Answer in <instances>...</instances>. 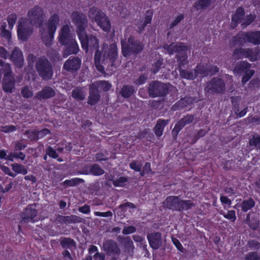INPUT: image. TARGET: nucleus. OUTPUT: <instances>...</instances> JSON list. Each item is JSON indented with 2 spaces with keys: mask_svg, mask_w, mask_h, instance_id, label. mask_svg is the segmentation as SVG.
Returning <instances> with one entry per match:
<instances>
[{
  "mask_svg": "<svg viewBox=\"0 0 260 260\" xmlns=\"http://www.w3.org/2000/svg\"><path fill=\"white\" fill-rule=\"evenodd\" d=\"M78 37L82 48L86 52L88 51L89 47L90 49H96L94 55V62L96 69L99 72L105 73V68L103 65H107V64H108V67L116 68L115 62L118 57V50L115 43L110 44L108 51L105 52L102 56V53L98 49L99 40L95 36L90 35L88 37L86 31Z\"/></svg>",
  "mask_w": 260,
  "mask_h": 260,
  "instance_id": "obj_1",
  "label": "nucleus"
},
{
  "mask_svg": "<svg viewBox=\"0 0 260 260\" xmlns=\"http://www.w3.org/2000/svg\"><path fill=\"white\" fill-rule=\"evenodd\" d=\"M164 207L173 211L183 212L190 209L194 206L190 200H183L180 196H170L163 202Z\"/></svg>",
  "mask_w": 260,
  "mask_h": 260,
  "instance_id": "obj_2",
  "label": "nucleus"
},
{
  "mask_svg": "<svg viewBox=\"0 0 260 260\" xmlns=\"http://www.w3.org/2000/svg\"><path fill=\"white\" fill-rule=\"evenodd\" d=\"M88 16L92 22H95L104 31H110L111 28L110 20L102 10L93 6L89 8Z\"/></svg>",
  "mask_w": 260,
  "mask_h": 260,
  "instance_id": "obj_3",
  "label": "nucleus"
},
{
  "mask_svg": "<svg viewBox=\"0 0 260 260\" xmlns=\"http://www.w3.org/2000/svg\"><path fill=\"white\" fill-rule=\"evenodd\" d=\"M121 52L122 55L127 57L130 55H137L141 52L144 48V45L140 40L130 36L126 42L124 40L121 41Z\"/></svg>",
  "mask_w": 260,
  "mask_h": 260,
  "instance_id": "obj_4",
  "label": "nucleus"
},
{
  "mask_svg": "<svg viewBox=\"0 0 260 260\" xmlns=\"http://www.w3.org/2000/svg\"><path fill=\"white\" fill-rule=\"evenodd\" d=\"M35 69L43 80H50L53 75L52 63L44 56L39 57L35 62Z\"/></svg>",
  "mask_w": 260,
  "mask_h": 260,
  "instance_id": "obj_5",
  "label": "nucleus"
},
{
  "mask_svg": "<svg viewBox=\"0 0 260 260\" xmlns=\"http://www.w3.org/2000/svg\"><path fill=\"white\" fill-rule=\"evenodd\" d=\"M251 64L246 60L237 62L234 67L233 72L235 74L242 75V83H247L254 75L255 71L251 69Z\"/></svg>",
  "mask_w": 260,
  "mask_h": 260,
  "instance_id": "obj_6",
  "label": "nucleus"
},
{
  "mask_svg": "<svg viewBox=\"0 0 260 260\" xmlns=\"http://www.w3.org/2000/svg\"><path fill=\"white\" fill-rule=\"evenodd\" d=\"M27 16L30 23L36 27H41L43 25L45 13L40 6L36 5L28 10Z\"/></svg>",
  "mask_w": 260,
  "mask_h": 260,
  "instance_id": "obj_7",
  "label": "nucleus"
},
{
  "mask_svg": "<svg viewBox=\"0 0 260 260\" xmlns=\"http://www.w3.org/2000/svg\"><path fill=\"white\" fill-rule=\"evenodd\" d=\"M148 91L151 98L164 97L168 93L169 87L166 83L158 81H152L149 84Z\"/></svg>",
  "mask_w": 260,
  "mask_h": 260,
  "instance_id": "obj_8",
  "label": "nucleus"
},
{
  "mask_svg": "<svg viewBox=\"0 0 260 260\" xmlns=\"http://www.w3.org/2000/svg\"><path fill=\"white\" fill-rule=\"evenodd\" d=\"M71 18L73 23L76 25L77 36L81 35L86 31L87 27L88 20L86 15L83 13L75 11L72 13Z\"/></svg>",
  "mask_w": 260,
  "mask_h": 260,
  "instance_id": "obj_9",
  "label": "nucleus"
},
{
  "mask_svg": "<svg viewBox=\"0 0 260 260\" xmlns=\"http://www.w3.org/2000/svg\"><path fill=\"white\" fill-rule=\"evenodd\" d=\"M225 90V83L223 79L213 77L207 83L205 91L212 94H222Z\"/></svg>",
  "mask_w": 260,
  "mask_h": 260,
  "instance_id": "obj_10",
  "label": "nucleus"
},
{
  "mask_svg": "<svg viewBox=\"0 0 260 260\" xmlns=\"http://www.w3.org/2000/svg\"><path fill=\"white\" fill-rule=\"evenodd\" d=\"M38 215V211L36 209V205L29 204L20 214L21 223H27L29 222L34 223L38 221L36 218Z\"/></svg>",
  "mask_w": 260,
  "mask_h": 260,
  "instance_id": "obj_11",
  "label": "nucleus"
},
{
  "mask_svg": "<svg viewBox=\"0 0 260 260\" xmlns=\"http://www.w3.org/2000/svg\"><path fill=\"white\" fill-rule=\"evenodd\" d=\"M59 21V17L58 15L56 13L53 14L49 18L47 26L50 40L49 43L47 41H44V43L46 46H49L51 44V41L54 38V36Z\"/></svg>",
  "mask_w": 260,
  "mask_h": 260,
  "instance_id": "obj_12",
  "label": "nucleus"
},
{
  "mask_svg": "<svg viewBox=\"0 0 260 260\" xmlns=\"http://www.w3.org/2000/svg\"><path fill=\"white\" fill-rule=\"evenodd\" d=\"M103 250L107 255H117L120 254V249L117 243L112 239L106 240L103 242Z\"/></svg>",
  "mask_w": 260,
  "mask_h": 260,
  "instance_id": "obj_13",
  "label": "nucleus"
},
{
  "mask_svg": "<svg viewBox=\"0 0 260 260\" xmlns=\"http://www.w3.org/2000/svg\"><path fill=\"white\" fill-rule=\"evenodd\" d=\"M58 40L61 46L75 40L74 37L71 33L69 25L64 24L61 27L59 32Z\"/></svg>",
  "mask_w": 260,
  "mask_h": 260,
  "instance_id": "obj_14",
  "label": "nucleus"
},
{
  "mask_svg": "<svg viewBox=\"0 0 260 260\" xmlns=\"http://www.w3.org/2000/svg\"><path fill=\"white\" fill-rule=\"evenodd\" d=\"M81 59L78 57H70L64 62L63 69L71 73L77 72L81 67Z\"/></svg>",
  "mask_w": 260,
  "mask_h": 260,
  "instance_id": "obj_15",
  "label": "nucleus"
},
{
  "mask_svg": "<svg viewBox=\"0 0 260 260\" xmlns=\"http://www.w3.org/2000/svg\"><path fill=\"white\" fill-rule=\"evenodd\" d=\"M147 239L151 248L153 250L158 249L162 244L161 234L159 232H152L147 235Z\"/></svg>",
  "mask_w": 260,
  "mask_h": 260,
  "instance_id": "obj_16",
  "label": "nucleus"
},
{
  "mask_svg": "<svg viewBox=\"0 0 260 260\" xmlns=\"http://www.w3.org/2000/svg\"><path fill=\"white\" fill-rule=\"evenodd\" d=\"M245 15V11L242 6L238 7L231 17V26L234 29L242 22Z\"/></svg>",
  "mask_w": 260,
  "mask_h": 260,
  "instance_id": "obj_17",
  "label": "nucleus"
},
{
  "mask_svg": "<svg viewBox=\"0 0 260 260\" xmlns=\"http://www.w3.org/2000/svg\"><path fill=\"white\" fill-rule=\"evenodd\" d=\"M61 46H63L62 51L63 57H67L72 54H76L79 51V47L76 40L67 43V44L63 45Z\"/></svg>",
  "mask_w": 260,
  "mask_h": 260,
  "instance_id": "obj_18",
  "label": "nucleus"
},
{
  "mask_svg": "<svg viewBox=\"0 0 260 260\" xmlns=\"http://www.w3.org/2000/svg\"><path fill=\"white\" fill-rule=\"evenodd\" d=\"M55 95L54 89L50 86H45L38 91L35 98L40 101L53 98Z\"/></svg>",
  "mask_w": 260,
  "mask_h": 260,
  "instance_id": "obj_19",
  "label": "nucleus"
},
{
  "mask_svg": "<svg viewBox=\"0 0 260 260\" xmlns=\"http://www.w3.org/2000/svg\"><path fill=\"white\" fill-rule=\"evenodd\" d=\"M100 98L101 95L97 86L93 84L90 85L87 101L88 104L90 106L95 105L100 101Z\"/></svg>",
  "mask_w": 260,
  "mask_h": 260,
  "instance_id": "obj_20",
  "label": "nucleus"
},
{
  "mask_svg": "<svg viewBox=\"0 0 260 260\" xmlns=\"http://www.w3.org/2000/svg\"><path fill=\"white\" fill-rule=\"evenodd\" d=\"M10 58L16 67H22L24 62L23 54L18 48H14L10 56Z\"/></svg>",
  "mask_w": 260,
  "mask_h": 260,
  "instance_id": "obj_21",
  "label": "nucleus"
},
{
  "mask_svg": "<svg viewBox=\"0 0 260 260\" xmlns=\"http://www.w3.org/2000/svg\"><path fill=\"white\" fill-rule=\"evenodd\" d=\"M245 58L251 62L255 61L258 59L260 49L258 46L253 48H246Z\"/></svg>",
  "mask_w": 260,
  "mask_h": 260,
  "instance_id": "obj_22",
  "label": "nucleus"
},
{
  "mask_svg": "<svg viewBox=\"0 0 260 260\" xmlns=\"http://www.w3.org/2000/svg\"><path fill=\"white\" fill-rule=\"evenodd\" d=\"M85 174H91L93 176H101L105 173V171L98 165L93 164L87 166L84 169Z\"/></svg>",
  "mask_w": 260,
  "mask_h": 260,
  "instance_id": "obj_23",
  "label": "nucleus"
},
{
  "mask_svg": "<svg viewBox=\"0 0 260 260\" xmlns=\"http://www.w3.org/2000/svg\"><path fill=\"white\" fill-rule=\"evenodd\" d=\"M169 121L168 119L160 118L157 120L154 128V132L156 137H160L162 135L165 127L168 124Z\"/></svg>",
  "mask_w": 260,
  "mask_h": 260,
  "instance_id": "obj_24",
  "label": "nucleus"
},
{
  "mask_svg": "<svg viewBox=\"0 0 260 260\" xmlns=\"http://www.w3.org/2000/svg\"><path fill=\"white\" fill-rule=\"evenodd\" d=\"M246 37L247 43L254 45H260V30L248 31Z\"/></svg>",
  "mask_w": 260,
  "mask_h": 260,
  "instance_id": "obj_25",
  "label": "nucleus"
},
{
  "mask_svg": "<svg viewBox=\"0 0 260 260\" xmlns=\"http://www.w3.org/2000/svg\"><path fill=\"white\" fill-rule=\"evenodd\" d=\"M58 218L61 222L67 224L83 222L82 218L76 215H71L69 216L59 215Z\"/></svg>",
  "mask_w": 260,
  "mask_h": 260,
  "instance_id": "obj_26",
  "label": "nucleus"
},
{
  "mask_svg": "<svg viewBox=\"0 0 260 260\" xmlns=\"http://www.w3.org/2000/svg\"><path fill=\"white\" fill-rule=\"evenodd\" d=\"M33 29L30 27L17 28V36L19 39L26 41L32 34Z\"/></svg>",
  "mask_w": 260,
  "mask_h": 260,
  "instance_id": "obj_27",
  "label": "nucleus"
},
{
  "mask_svg": "<svg viewBox=\"0 0 260 260\" xmlns=\"http://www.w3.org/2000/svg\"><path fill=\"white\" fill-rule=\"evenodd\" d=\"M15 81L13 77L4 78L3 90L6 93H11L15 88Z\"/></svg>",
  "mask_w": 260,
  "mask_h": 260,
  "instance_id": "obj_28",
  "label": "nucleus"
},
{
  "mask_svg": "<svg viewBox=\"0 0 260 260\" xmlns=\"http://www.w3.org/2000/svg\"><path fill=\"white\" fill-rule=\"evenodd\" d=\"M164 48L168 51L170 55H172L174 53H176L177 54L180 50L187 49V47L185 45H177L173 43L170 45L167 44L164 45Z\"/></svg>",
  "mask_w": 260,
  "mask_h": 260,
  "instance_id": "obj_29",
  "label": "nucleus"
},
{
  "mask_svg": "<svg viewBox=\"0 0 260 260\" xmlns=\"http://www.w3.org/2000/svg\"><path fill=\"white\" fill-rule=\"evenodd\" d=\"M135 92L134 86L131 85H123L119 92L120 95L124 98H129Z\"/></svg>",
  "mask_w": 260,
  "mask_h": 260,
  "instance_id": "obj_30",
  "label": "nucleus"
},
{
  "mask_svg": "<svg viewBox=\"0 0 260 260\" xmlns=\"http://www.w3.org/2000/svg\"><path fill=\"white\" fill-rule=\"evenodd\" d=\"M213 0H198L193 7L197 10H204L209 8L212 4Z\"/></svg>",
  "mask_w": 260,
  "mask_h": 260,
  "instance_id": "obj_31",
  "label": "nucleus"
},
{
  "mask_svg": "<svg viewBox=\"0 0 260 260\" xmlns=\"http://www.w3.org/2000/svg\"><path fill=\"white\" fill-rule=\"evenodd\" d=\"M60 244L64 249H71L73 247L76 246L75 241L70 238L61 237L60 239Z\"/></svg>",
  "mask_w": 260,
  "mask_h": 260,
  "instance_id": "obj_32",
  "label": "nucleus"
},
{
  "mask_svg": "<svg viewBox=\"0 0 260 260\" xmlns=\"http://www.w3.org/2000/svg\"><path fill=\"white\" fill-rule=\"evenodd\" d=\"M0 66L1 68L0 70L2 71V74H4V78H11L12 75V70L10 67V65L8 63L4 62L3 60H0Z\"/></svg>",
  "mask_w": 260,
  "mask_h": 260,
  "instance_id": "obj_33",
  "label": "nucleus"
},
{
  "mask_svg": "<svg viewBox=\"0 0 260 260\" xmlns=\"http://www.w3.org/2000/svg\"><path fill=\"white\" fill-rule=\"evenodd\" d=\"M189 104V101L188 98H181L173 106L172 109L174 111L183 109Z\"/></svg>",
  "mask_w": 260,
  "mask_h": 260,
  "instance_id": "obj_34",
  "label": "nucleus"
},
{
  "mask_svg": "<svg viewBox=\"0 0 260 260\" xmlns=\"http://www.w3.org/2000/svg\"><path fill=\"white\" fill-rule=\"evenodd\" d=\"M180 76L182 78L187 80H193L197 77L195 72L189 71L185 69H179Z\"/></svg>",
  "mask_w": 260,
  "mask_h": 260,
  "instance_id": "obj_35",
  "label": "nucleus"
},
{
  "mask_svg": "<svg viewBox=\"0 0 260 260\" xmlns=\"http://www.w3.org/2000/svg\"><path fill=\"white\" fill-rule=\"evenodd\" d=\"M255 203L252 198H249L247 200H244L241 204V210L246 212L251 209L254 206Z\"/></svg>",
  "mask_w": 260,
  "mask_h": 260,
  "instance_id": "obj_36",
  "label": "nucleus"
},
{
  "mask_svg": "<svg viewBox=\"0 0 260 260\" xmlns=\"http://www.w3.org/2000/svg\"><path fill=\"white\" fill-rule=\"evenodd\" d=\"M186 50H180L176 55L177 59L180 68H181L182 66L187 63V56L185 52Z\"/></svg>",
  "mask_w": 260,
  "mask_h": 260,
  "instance_id": "obj_37",
  "label": "nucleus"
},
{
  "mask_svg": "<svg viewBox=\"0 0 260 260\" xmlns=\"http://www.w3.org/2000/svg\"><path fill=\"white\" fill-rule=\"evenodd\" d=\"M248 31H241L237 34V35L233 37V41L237 44L242 45L244 43H247V37Z\"/></svg>",
  "mask_w": 260,
  "mask_h": 260,
  "instance_id": "obj_38",
  "label": "nucleus"
},
{
  "mask_svg": "<svg viewBox=\"0 0 260 260\" xmlns=\"http://www.w3.org/2000/svg\"><path fill=\"white\" fill-rule=\"evenodd\" d=\"M235 99L236 97L235 96L231 97V102L234 108L235 114L240 118L243 117L246 114L247 112L248 108L246 107L243 110L239 112V104H237V103L235 102L234 100Z\"/></svg>",
  "mask_w": 260,
  "mask_h": 260,
  "instance_id": "obj_39",
  "label": "nucleus"
},
{
  "mask_svg": "<svg viewBox=\"0 0 260 260\" xmlns=\"http://www.w3.org/2000/svg\"><path fill=\"white\" fill-rule=\"evenodd\" d=\"M109 180L112 182L115 187H124L126 183L127 182L128 179L126 177L121 176L115 179L114 176H112L111 179H109Z\"/></svg>",
  "mask_w": 260,
  "mask_h": 260,
  "instance_id": "obj_40",
  "label": "nucleus"
},
{
  "mask_svg": "<svg viewBox=\"0 0 260 260\" xmlns=\"http://www.w3.org/2000/svg\"><path fill=\"white\" fill-rule=\"evenodd\" d=\"M11 168L12 170L17 174H21L25 175L28 173L27 169L24 166L20 164H13L11 165Z\"/></svg>",
  "mask_w": 260,
  "mask_h": 260,
  "instance_id": "obj_41",
  "label": "nucleus"
},
{
  "mask_svg": "<svg viewBox=\"0 0 260 260\" xmlns=\"http://www.w3.org/2000/svg\"><path fill=\"white\" fill-rule=\"evenodd\" d=\"M72 96L78 101H83L85 99V94L81 87H76L72 90Z\"/></svg>",
  "mask_w": 260,
  "mask_h": 260,
  "instance_id": "obj_42",
  "label": "nucleus"
},
{
  "mask_svg": "<svg viewBox=\"0 0 260 260\" xmlns=\"http://www.w3.org/2000/svg\"><path fill=\"white\" fill-rule=\"evenodd\" d=\"M195 72L196 74L198 75H201L203 76H207L208 75V68L206 66L202 64H198L196 67V69L193 70Z\"/></svg>",
  "mask_w": 260,
  "mask_h": 260,
  "instance_id": "obj_43",
  "label": "nucleus"
},
{
  "mask_svg": "<svg viewBox=\"0 0 260 260\" xmlns=\"http://www.w3.org/2000/svg\"><path fill=\"white\" fill-rule=\"evenodd\" d=\"M256 18L255 14H252L251 13L247 14L245 17L244 16L243 21L242 22L241 25L243 27H245L250 25L253 22Z\"/></svg>",
  "mask_w": 260,
  "mask_h": 260,
  "instance_id": "obj_44",
  "label": "nucleus"
},
{
  "mask_svg": "<svg viewBox=\"0 0 260 260\" xmlns=\"http://www.w3.org/2000/svg\"><path fill=\"white\" fill-rule=\"evenodd\" d=\"M84 182V179L79 178H74L72 179H67L63 182V184L67 186H75Z\"/></svg>",
  "mask_w": 260,
  "mask_h": 260,
  "instance_id": "obj_45",
  "label": "nucleus"
},
{
  "mask_svg": "<svg viewBox=\"0 0 260 260\" xmlns=\"http://www.w3.org/2000/svg\"><path fill=\"white\" fill-rule=\"evenodd\" d=\"M246 48L242 47L236 48L234 49L233 56L236 59H240L245 58Z\"/></svg>",
  "mask_w": 260,
  "mask_h": 260,
  "instance_id": "obj_46",
  "label": "nucleus"
},
{
  "mask_svg": "<svg viewBox=\"0 0 260 260\" xmlns=\"http://www.w3.org/2000/svg\"><path fill=\"white\" fill-rule=\"evenodd\" d=\"M163 63V59L162 58H158L157 59L152 65V67L150 69L151 73L154 75L158 73Z\"/></svg>",
  "mask_w": 260,
  "mask_h": 260,
  "instance_id": "obj_47",
  "label": "nucleus"
},
{
  "mask_svg": "<svg viewBox=\"0 0 260 260\" xmlns=\"http://www.w3.org/2000/svg\"><path fill=\"white\" fill-rule=\"evenodd\" d=\"M209 128L207 129H201L197 132L195 135L191 137V143H196L197 141L201 138L203 137L209 132Z\"/></svg>",
  "mask_w": 260,
  "mask_h": 260,
  "instance_id": "obj_48",
  "label": "nucleus"
},
{
  "mask_svg": "<svg viewBox=\"0 0 260 260\" xmlns=\"http://www.w3.org/2000/svg\"><path fill=\"white\" fill-rule=\"evenodd\" d=\"M24 135L31 141L37 142L39 140L37 131L36 130L27 129L25 132Z\"/></svg>",
  "mask_w": 260,
  "mask_h": 260,
  "instance_id": "obj_49",
  "label": "nucleus"
},
{
  "mask_svg": "<svg viewBox=\"0 0 260 260\" xmlns=\"http://www.w3.org/2000/svg\"><path fill=\"white\" fill-rule=\"evenodd\" d=\"M118 241L122 244L125 247H130L133 246V242L129 237H124L119 236L117 237Z\"/></svg>",
  "mask_w": 260,
  "mask_h": 260,
  "instance_id": "obj_50",
  "label": "nucleus"
},
{
  "mask_svg": "<svg viewBox=\"0 0 260 260\" xmlns=\"http://www.w3.org/2000/svg\"><path fill=\"white\" fill-rule=\"evenodd\" d=\"M7 24L4 22L1 27V35L3 38L10 40L11 38V32L6 29Z\"/></svg>",
  "mask_w": 260,
  "mask_h": 260,
  "instance_id": "obj_51",
  "label": "nucleus"
},
{
  "mask_svg": "<svg viewBox=\"0 0 260 260\" xmlns=\"http://www.w3.org/2000/svg\"><path fill=\"white\" fill-rule=\"evenodd\" d=\"M185 126L183 123L179 120L176 123L174 128L172 129V135L177 137L179 134V133L181 131V129Z\"/></svg>",
  "mask_w": 260,
  "mask_h": 260,
  "instance_id": "obj_52",
  "label": "nucleus"
},
{
  "mask_svg": "<svg viewBox=\"0 0 260 260\" xmlns=\"http://www.w3.org/2000/svg\"><path fill=\"white\" fill-rule=\"evenodd\" d=\"M21 93L22 96L25 99H28L33 95L32 91L27 85L24 86L21 88Z\"/></svg>",
  "mask_w": 260,
  "mask_h": 260,
  "instance_id": "obj_53",
  "label": "nucleus"
},
{
  "mask_svg": "<svg viewBox=\"0 0 260 260\" xmlns=\"http://www.w3.org/2000/svg\"><path fill=\"white\" fill-rule=\"evenodd\" d=\"M249 144L250 146L257 147L260 150V136H253L249 141Z\"/></svg>",
  "mask_w": 260,
  "mask_h": 260,
  "instance_id": "obj_54",
  "label": "nucleus"
},
{
  "mask_svg": "<svg viewBox=\"0 0 260 260\" xmlns=\"http://www.w3.org/2000/svg\"><path fill=\"white\" fill-rule=\"evenodd\" d=\"M17 19V17L15 13H12L8 15L7 17V21L9 25V28L10 29L13 28L16 22Z\"/></svg>",
  "mask_w": 260,
  "mask_h": 260,
  "instance_id": "obj_55",
  "label": "nucleus"
},
{
  "mask_svg": "<svg viewBox=\"0 0 260 260\" xmlns=\"http://www.w3.org/2000/svg\"><path fill=\"white\" fill-rule=\"evenodd\" d=\"M220 214L228 219L230 220L231 221H235L236 220V212L235 210H229L227 213L224 212H220Z\"/></svg>",
  "mask_w": 260,
  "mask_h": 260,
  "instance_id": "obj_56",
  "label": "nucleus"
},
{
  "mask_svg": "<svg viewBox=\"0 0 260 260\" xmlns=\"http://www.w3.org/2000/svg\"><path fill=\"white\" fill-rule=\"evenodd\" d=\"M127 208H129V209H136V206L134 203L129 202L121 204L119 206V208L124 213L126 212Z\"/></svg>",
  "mask_w": 260,
  "mask_h": 260,
  "instance_id": "obj_57",
  "label": "nucleus"
},
{
  "mask_svg": "<svg viewBox=\"0 0 260 260\" xmlns=\"http://www.w3.org/2000/svg\"><path fill=\"white\" fill-rule=\"evenodd\" d=\"M153 17V12L151 10H147L146 11L145 16L144 18L143 23L147 25L148 24L151 23Z\"/></svg>",
  "mask_w": 260,
  "mask_h": 260,
  "instance_id": "obj_58",
  "label": "nucleus"
},
{
  "mask_svg": "<svg viewBox=\"0 0 260 260\" xmlns=\"http://www.w3.org/2000/svg\"><path fill=\"white\" fill-rule=\"evenodd\" d=\"M147 79V75L142 74L138 79H134L133 82L136 85L140 86L145 83Z\"/></svg>",
  "mask_w": 260,
  "mask_h": 260,
  "instance_id": "obj_59",
  "label": "nucleus"
},
{
  "mask_svg": "<svg viewBox=\"0 0 260 260\" xmlns=\"http://www.w3.org/2000/svg\"><path fill=\"white\" fill-rule=\"evenodd\" d=\"M194 119V115L187 114L184 116L180 120L183 123L184 125L189 124L192 122Z\"/></svg>",
  "mask_w": 260,
  "mask_h": 260,
  "instance_id": "obj_60",
  "label": "nucleus"
},
{
  "mask_svg": "<svg viewBox=\"0 0 260 260\" xmlns=\"http://www.w3.org/2000/svg\"><path fill=\"white\" fill-rule=\"evenodd\" d=\"M245 260H260V257L257 252H249L246 255Z\"/></svg>",
  "mask_w": 260,
  "mask_h": 260,
  "instance_id": "obj_61",
  "label": "nucleus"
},
{
  "mask_svg": "<svg viewBox=\"0 0 260 260\" xmlns=\"http://www.w3.org/2000/svg\"><path fill=\"white\" fill-rule=\"evenodd\" d=\"M16 130V126L13 125H7L1 126V131L5 133H9L15 132Z\"/></svg>",
  "mask_w": 260,
  "mask_h": 260,
  "instance_id": "obj_62",
  "label": "nucleus"
},
{
  "mask_svg": "<svg viewBox=\"0 0 260 260\" xmlns=\"http://www.w3.org/2000/svg\"><path fill=\"white\" fill-rule=\"evenodd\" d=\"M98 84L104 91H109L112 87V85L107 81H101L98 83Z\"/></svg>",
  "mask_w": 260,
  "mask_h": 260,
  "instance_id": "obj_63",
  "label": "nucleus"
},
{
  "mask_svg": "<svg viewBox=\"0 0 260 260\" xmlns=\"http://www.w3.org/2000/svg\"><path fill=\"white\" fill-rule=\"evenodd\" d=\"M136 230L137 229L136 227L133 225H129L127 226H124L122 230V233L123 235H127L135 233Z\"/></svg>",
  "mask_w": 260,
  "mask_h": 260,
  "instance_id": "obj_64",
  "label": "nucleus"
}]
</instances>
